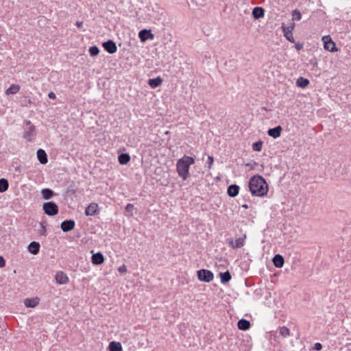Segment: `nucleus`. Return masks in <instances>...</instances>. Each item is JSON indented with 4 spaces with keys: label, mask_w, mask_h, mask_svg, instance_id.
Instances as JSON below:
<instances>
[{
    "label": "nucleus",
    "mask_w": 351,
    "mask_h": 351,
    "mask_svg": "<svg viewBox=\"0 0 351 351\" xmlns=\"http://www.w3.org/2000/svg\"><path fill=\"white\" fill-rule=\"evenodd\" d=\"M249 189L252 195L263 197L267 193L268 185L262 176L256 175L250 178Z\"/></svg>",
    "instance_id": "obj_1"
},
{
    "label": "nucleus",
    "mask_w": 351,
    "mask_h": 351,
    "mask_svg": "<svg viewBox=\"0 0 351 351\" xmlns=\"http://www.w3.org/2000/svg\"><path fill=\"white\" fill-rule=\"evenodd\" d=\"M195 163V160L193 157L184 155L182 158H180L176 164V170L178 176L186 180L189 176V167Z\"/></svg>",
    "instance_id": "obj_2"
},
{
    "label": "nucleus",
    "mask_w": 351,
    "mask_h": 351,
    "mask_svg": "<svg viewBox=\"0 0 351 351\" xmlns=\"http://www.w3.org/2000/svg\"><path fill=\"white\" fill-rule=\"evenodd\" d=\"M43 209L45 213L49 216H54L58 213V207L53 202H47L44 203Z\"/></svg>",
    "instance_id": "obj_3"
},
{
    "label": "nucleus",
    "mask_w": 351,
    "mask_h": 351,
    "mask_svg": "<svg viewBox=\"0 0 351 351\" xmlns=\"http://www.w3.org/2000/svg\"><path fill=\"white\" fill-rule=\"evenodd\" d=\"M197 274L198 280L202 282H210L214 278L213 273L208 269H202L198 270Z\"/></svg>",
    "instance_id": "obj_4"
},
{
    "label": "nucleus",
    "mask_w": 351,
    "mask_h": 351,
    "mask_svg": "<svg viewBox=\"0 0 351 351\" xmlns=\"http://www.w3.org/2000/svg\"><path fill=\"white\" fill-rule=\"evenodd\" d=\"M294 26V23H291L289 25L287 26L285 25L284 24L282 25V29L285 37L286 38L287 40H288L289 42L292 43H295V39L293 36V30Z\"/></svg>",
    "instance_id": "obj_5"
},
{
    "label": "nucleus",
    "mask_w": 351,
    "mask_h": 351,
    "mask_svg": "<svg viewBox=\"0 0 351 351\" xmlns=\"http://www.w3.org/2000/svg\"><path fill=\"white\" fill-rule=\"evenodd\" d=\"M324 41V49L330 52H335L338 51L336 44L332 40L330 36H324L322 38Z\"/></svg>",
    "instance_id": "obj_6"
},
{
    "label": "nucleus",
    "mask_w": 351,
    "mask_h": 351,
    "mask_svg": "<svg viewBox=\"0 0 351 351\" xmlns=\"http://www.w3.org/2000/svg\"><path fill=\"white\" fill-rule=\"evenodd\" d=\"M245 234L243 237L237 239L234 241L232 239L228 240V244L234 249L241 248L245 245Z\"/></svg>",
    "instance_id": "obj_7"
},
{
    "label": "nucleus",
    "mask_w": 351,
    "mask_h": 351,
    "mask_svg": "<svg viewBox=\"0 0 351 351\" xmlns=\"http://www.w3.org/2000/svg\"><path fill=\"white\" fill-rule=\"evenodd\" d=\"M102 45L104 49L110 54L114 53L117 51L116 43L112 40L104 42Z\"/></svg>",
    "instance_id": "obj_8"
},
{
    "label": "nucleus",
    "mask_w": 351,
    "mask_h": 351,
    "mask_svg": "<svg viewBox=\"0 0 351 351\" xmlns=\"http://www.w3.org/2000/svg\"><path fill=\"white\" fill-rule=\"evenodd\" d=\"M56 282L58 285H66L69 282V277L63 271H58L55 276Z\"/></svg>",
    "instance_id": "obj_9"
},
{
    "label": "nucleus",
    "mask_w": 351,
    "mask_h": 351,
    "mask_svg": "<svg viewBox=\"0 0 351 351\" xmlns=\"http://www.w3.org/2000/svg\"><path fill=\"white\" fill-rule=\"evenodd\" d=\"M75 225V222L74 220L69 219L65 220L62 222L60 227L63 232H67L69 231L72 230Z\"/></svg>",
    "instance_id": "obj_10"
},
{
    "label": "nucleus",
    "mask_w": 351,
    "mask_h": 351,
    "mask_svg": "<svg viewBox=\"0 0 351 351\" xmlns=\"http://www.w3.org/2000/svg\"><path fill=\"white\" fill-rule=\"evenodd\" d=\"M138 37L142 42L146 41L147 39H153L154 34L152 33L151 30L148 29H142L138 32Z\"/></svg>",
    "instance_id": "obj_11"
},
{
    "label": "nucleus",
    "mask_w": 351,
    "mask_h": 351,
    "mask_svg": "<svg viewBox=\"0 0 351 351\" xmlns=\"http://www.w3.org/2000/svg\"><path fill=\"white\" fill-rule=\"evenodd\" d=\"M36 136L35 127L30 125L23 134V137L28 141H32Z\"/></svg>",
    "instance_id": "obj_12"
},
{
    "label": "nucleus",
    "mask_w": 351,
    "mask_h": 351,
    "mask_svg": "<svg viewBox=\"0 0 351 351\" xmlns=\"http://www.w3.org/2000/svg\"><path fill=\"white\" fill-rule=\"evenodd\" d=\"M40 302V299L38 297L26 298L24 300V305L27 308H35Z\"/></svg>",
    "instance_id": "obj_13"
},
{
    "label": "nucleus",
    "mask_w": 351,
    "mask_h": 351,
    "mask_svg": "<svg viewBox=\"0 0 351 351\" xmlns=\"http://www.w3.org/2000/svg\"><path fill=\"white\" fill-rule=\"evenodd\" d=\"M98 204L96 203H90L86 208L85 214L86 216H93L98 213Z\"/></svg>",
    "instance_id": "obj_14"
},
{
    "label": "nucleus",
    "mask_w": 351,
    "mask_h": 351,
    "mask_svg": "<svg viewBox=\"0 0 351 351\" xmlns=\"http://www.w3.org/2000/svg\"><path fill=\"white\" fill-rule=\"evenodd\" d=\"M92 263L94 265H99L104 263V257L101 252H97L92 255Z\"/></svg>",
    "instance_id": "obj_15"
},
{
    "label": "nucleus",
    "mask_w": 351,
    "mask_h": 351,
    "mask_svg": "<svg viewBox=\"0 0 351 351\" xmlns=\"http://www.w3.org/2000/svg\"><path fill=\"white\" fill-rule=\"evenodd\" d=\"M272 261L275 267L277 268H282L285 263L284 258L280 254H276L274 256Z\"/></svg>",
    "instance_id": "obj_16"
},
{
    "label": "nucleus",
    "mask_w": 351,
    "mask_h": 351,
    "mask_svg": "<svg viewBox=\"0 0 351 351\" xmlns=\"http://www.w3.org/2000/svg\"><path fill=\"white\" fill-rule=\"evenodd\" d=\"M282 128L280 125L276 126L274 128L269 129L267 132L269 136L274 138H278L281 134Z\"/></svg>",
    "instance_id": "obj_17"
},
{
    "label": "nucleus",
    "mask_w": 351,
    "mask_h": 351,
    "mask_svg": "<svg viewBox=\"0 0 351 351\" xmlns=\"http://www.w3.org/2000/svg\"><path fill=\"white\" fill-rule=\"evenodd\" d=\"M36 154L38 160L41 164L45 165L48 162L47 156L45 150L39 149L37 151Z\"/></svg>",
    "instance_id": "obj_18"
},
{
    "label": "nucleus",
    "mask_w": 351,
    "mask_h": 351,
    "mask_svg": "<svg viewBox=\"0 0 351 351\" xmlns=\"http://www.w3.org/2000/svg\"><path fill=\"white\" fill-rule=\"evenodd\" d=\"M239 186L237 184H232L228 187L227 193L231 197H236L239 194Z\"/></svg>",
    "instance_id": "obj_19"
},
{
    "label": "nucleus",
    "mask_w": 351,
    "mask_h": 351,
    "mask_svg": "<svg viewBox=\"0 0 351 351\" xmlns=\"http://www.w3.org/2000/svg\"><path fill=\"white\" fill-rule=\"evenodd\" d=\"M27 248H28V251L31 254L36 255L39 252L40 244L38 242L32 241L29 244Z\"/></svg>",
    "instance_id": "obj_20"
},
{
    "label": "nucleus",
    "mask_w": 351,
    "mask_h": 351,
    "mask_svg": "<svg viewBox=\"0 0 351 351\" xmlns=\"http://www.w3.org/2000/svg\"><path fill=\"white\" fill-rule=\"evenodd\" d=\"M252 15L256 19L263 18L265 15V10L261 7H255L252 10Z\"/></svg>",
    "instance_id": "obj_21"
},
{
    "label": "nucleus",
    "mask_w": 351,
    "mask_h": 351,
    "mask_svg": "<svg viewBox=\"0 0 351 351\" xmlns=\"http://www.w3.org/2000/svg\"><path fill=\"white\" fill-rule=\"evenodd\" d=\"M238 328L242 330H246L250 327V322L246 319H241L238 322Z\"/></svg>",
    "instance_id": "obj_22"
},
{
    "label": "nucleus",
    "mask_w": 351,
    "mask_h": 351,
    "mask_svg": "<svg viewBox=\"0 0 351 351\" xmlns=\"http://www.w3.org/2000/svg\"><path fill=\"white\" fill-rule=\"evenodd\" d=\"M162 79L160 77H157L156 78H152L149 80L148 84L153 88H155L159 86L162 84Z\"/></svg>",
    "instance_id": "obj_23"
},
{
    "label": "nucleus",
    "mask_w": 351,
    "mask_h": 351,
    "mask_svg": "<svg viewBox=\"0 0 351 351\" xmlns=\"http://www.w3.org/2000/svg\"><path fill=\"white\" fill-rule=\"evenodd\" d=\"M221 282L223 284L228 282L232 277L229 271H226V272L220 273Z\"/></svg>",
    "instance_id": "obj_24"
},
{
    "label": "nucleus",
    "mask_w": 351,
    "mask_h": 351,
    "mask_svg": "<svg viewBox=\"0 0 351 351\" xmlns=\"http://www.w3.org/2000/svg\"><path fill=\"white\" fill-rule=\"evenodd\" d=\"M20 90V86L16 84L11 85L6 90L5 94L9 95H14L16 94Z\"/></svg>",
    "instance_id": "obj_25"
},
{
    "label": "nucleus",
    "mask_w": 351,
    "mask_h": 351,
    "mask_svg": "<svg viewBox=\"0 0 351 351\" xmlns=\"http://www.w3.org/2000/svg\"><path fill=\"white\" fill-rule=\"evenodd\" d=\"M130 160V156L128 154H121L118 156V160L121 165H126Z\"/></svg>",
    "instance_id": "obj_26"
},
{
    "label": "nucleus",
    "mask_w": 351,
    "mask_h": 351,
    "mask_svg": "<svg viewBox=\"0 0 351 351\" xmlns=\"http://www.w3.org/2000/svg\"><path fill=\"white\" fill-rule=\"evenodd\" d=\"M41 194L44 199H49L53 197L54 193L49 189H44L41 191Z\"/></svg>",
    "instance_id": "obj_27"
},
{
    "label": "nucleus",
    "mask_w": 351,
    "mask_h": 351,
    "mask_svg": "<svg viewBox=\"0 0 351 351\" xmlns=\"http://www.w3.org/2000/svg\"><path fill=\"white\" fill-rule=\"evenodd\" d=\"M109 350L110 351H121L122 346L119 342L112 341L109 344Z\"/></svg>",
    "instance_id": "obj_28"
},
{
    "label": "nucleus",
    "mask_w": 351,
    "mask_h": 351,
    "mask_svg": "<svg viewBox=\"0 0 351 351\" xmlns=\"http://www.w3.org/2000/svg\"><path fill=\"white\" fill-rule=\"evenodd\" d=\"M298 86L300 88H306L309 84V80L302 77H300L296 82Z\"/></svg>",
    "instance_id": "obj_29"
},
{
    "label": "nucleus",
    "mask_w": 351,
    "mask_h": 351,
    "mask_svg": "<svg viewBox=\"0 0 351 351\" xmlns=\"http://www.w3.org/2000/svg\"><path fill=\"white\" fill-rule=\"evenodd\" d=\"M8 182L5 178L0 179V192L3 193L8 189Z\"/></svg>",
    "instance_id": "obj_30"
},
{
    "label": "nucleus",
    "mask_w": 351,
    "mask_h": 351,
    "mask_svg": "<svg viewBox=\"0 0 351 351\" xmlns=\"http://www.w3.org/2000/svg\"><path fill=\"white\" fill-rule=\"evenodd\" d=\"M279 334L284 337H287L289 336L290 330L286 326H282L279 328Z\"/></svg>",
    "instance_id": "obj_31"
},
{
    "label": "nucleus",
    "mask_w": 351,
    "mask_h": 351,
    "mask_svg": "<svg viewBox=\"0 0 351 351\" xmlns=\"http://www.w3.org/2000/svg\"><path fill=\"white\" fill-rule=\"evenodd\" d=\"M302 18V14L300 12L295 9L292 11V20L293 21H300Z\"/></svg>",
    "instance_id": "obj_32"
},
{
    "label": "nucleus",
    "mask_w": 351,
    "mask_h": 351,
    "mask_svg": "<svg viewBox=\"0 0 351 351\" xmlns=\"http://www.w3.org/2000/svg\"><path fill=\"white\" fill-rule=\"evenodd\" d=\"M47 223L45 221H42L40 223V228L38 229V232L41 235H46L47 233Z\"/></svg>",
    "instance_id": "obj_33"
},
{
    "label": "nucleus",
    "mask_w": 351,
    "mask_h": 351,
    "mask_svg": "<svg viewBox=\"0 0 351 351\" xmlns=\"http://www.w3.org/2000/svg\"><path fill=\"white\" fill-rule=\"evenodd\" d=\"M263 147V142L261 141H258L252 144V149L256 152H261Z\"/></svg>",
    "instance_id": "obj_34"
},
{
    "label": "nucleus",
    "mask_w": 351,
    "mask_h": 351,
    "mask_svg": "<svg viewBox=\"0 0 351 351\" xmlns=\"http://www.w3.org/2000/svg\"><path fill=\"white\" fill-rule=\"evenodd\" d=\"M88 51L91 56H95L99 54V49L97 46H93L89 48Z\"/></svg>",
    "instance_id": "obj_35"
},
{
    "label": "nucleus",
    "mask_w": 351,
    "mask_h": 351,
    "mask_svg": "<svg viewBox=\"0 0 351 351\" xmlns=\"http://www.w3.org/2000/svg\"><path fill=\"white\" fill-rule=\"evenodd\" d=\"M214 158L211 156H208V160H207V165L208 168L210 169L212 168L213 164Z\"/></svg>",
    "instance_id": "obj_36"
},
{
    "label": "nucleus",
    "mask_w": 351,
    "mask_h": 351,
    "mask_svg": "<svg viewBox=\"0 0 351 351\" xmlns=\"http://www.w3.org/2000/svg\"><path fill=\"white\" fill-rule=\"evenodd\" d=\"M134 210V206L132 204H128L125 207V210L130 213L132 215V212Z\"/></svg>",
    "instance_id": "obj_37"
},
{
    "label": "nucleus",
    "mask_w": 351,
    "mask_h": 351,
    "mask_svg": "<svg viewBox=\"0 0 351 351\" xmlns=\"http://www.w3.org/2000/svg\"><path fill=\"white\" fill-rule=\"evenodd\" d=\"M322 348V345L320 343H316L314 345V349L315 350H321Z\"/></svg>",
    "instance_id": "obj_38"
},
{
    "label": "nucleus",
    "mask_w": 351,
    "mask_h": 351,
    "mask_svg": "<svg viewBox=\"0 0 351 351\" xmlns=\"http://www.w3.org/2000/svg\"><path fill=\"white\" fill-rule=\"evenodd\" d=\"M5 265V261L2 256H0V267H3Z\"/></svg>",
    "instance_id": "obj_39"
},
{
    "label": "nucleus",
    "mask_w": 351,
    "mask_h": 351,
    "mask_svg": "<svg viewBox=\"0 0 351 351\" xmlns=\"http://www.w3.org/2000/svg\"><path fill=\"white\" fill-rule=\"evenodd\" d=\"M126 271H127V269H126L125 265H124L119 267V271L120 273H124Z\"/></svg>",
    "instance_id": "obj_40"
},
{
    "label": "nucleus",
    "mask_w": 351,
    "mask_h": 351,
    "mask_svg": "<svg viewBox=\"0 0 351 351\" xmlns=\"http://www.w3.org/2000/svg\"><path fill=\"white\" fill-rule=\"evenodd\" d=\"M48 97L51 99H55L56 98V94L51 91L49 94H48Z\"/></svg>",
    "instance_id": "obj_41"
},
{
    "label": "nucleus",
    "mask_w": 351,
    "mask_h": 351,
    "mask_svg": "<svg viewBox=\"0 0 351 351\" xmlns=\"http://www.w3.org/2000/svg\"><path fill=\"white\" fill-rule=\"evenodd\" d=\"M303 47V45L300 43H295V48L297 50H300Z\"/></svg>",
    "instance_id": "obj_42"
},
{
    "label": "nucleus",
    "mask_w": 351,
    "mask_h": 351,
    "mask_svg": "<svg viewBox=\"0 0 351 351\" xmlns=\"http://www.w3.org/2000/svg\"><path fill=\"white\" fill-rule=\"evenodd\" d=\"M83 22L82 21H77L76 22V25L78 28H82L83 27Z\"/></svg>",
    "instance_id": "obj_43"
},
{
    "label": "nucleus",
    "mask_w": 351,
    "mask_h": 351,
    "mask_svg": "<svg viewBox=\"0 0 351 351\" xmlns=\"http://www.w3.org/2000/svg\"><path fill=\"white\" fill-rule=\"evenodd\" d=\"M26 125H28L29 127L30 125H33L32 124V123H31V121H26Z\"/></svg>",
    "instance_id": "obj_44"
},
{
    "label": "nucleus",
    "mask_w": 351,
    "mask_h": 351,
    "mask_svg": "<svg viewBox=\"0 0 351 351\" xmlns=\"http://www.w3.org/2000/svg\"><path fill=\"white\" fill-rule=\"evenodd\" d=\"M243 207L244 208H247V205H244Z\"/></svg>",
    "instance_id": "obj_45"
}]
</instances>
